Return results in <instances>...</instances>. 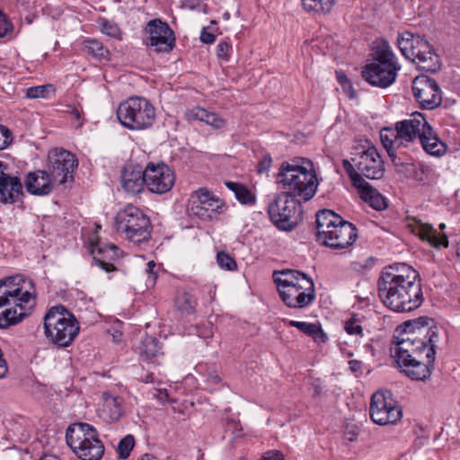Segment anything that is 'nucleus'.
I'll list each match as a JSON object with an SVG mask.
<instances>
[{
	"label": "nucleus",
	"instance_id": "obj_37",
	"mask_svg": "<svg viewBox=\"0 0 460 460\" xmlns=\"http://www.w3.org/2000/svg\"><path fill=\"white\" fill-rule=\"evenodd\" d=\"M226 187L234 191L235 198L242 204L249 205L254 203V196L252 192L243 184L234 181H226Z\"/></svg>",
	"mask_w": 460,
	"mask_h": 460
},
{
	"label": "nucleus",
	"instance_id": "obj_39",
	"mask_svg": "<svg viewBox=\"0 0 460 460\" xmlns=\"http://www.w3.org/2000/svg\"><path fill=\"white\" fill-rule=\"evenodd\" d=\"M160 349L157 340L151 336L145 337L139 347L141 356L147 359L156 357L160 353Z\"/></svg>",
	"mask_w": 460,
	"mask_h": 460
},
{
	"label": "nucleus",
	"instance_id": "obj_30",
	"mask_svg": "<svg viewBox=\"0 0 460 460\" xmlns=\"http://www.w3.org/2000/svg\"><path fill=\"white\" fill-rule=\"evenodd\" d=\"M280 277L275 279V282L278 286V290L282 288H288L291 287H298L302 285V281L313 282L312 279L302 271L294 270H285L279 272Z\"/></svg>",
	"mask_w": 460,
	"mask_h": 460
},
{
	"label": "nucleus",
	"instance_id": "obj_49",
	"mask_svg": "<svg viewBox=\"0 0 460 460\" xmlns=\"http://www.w3.org/2000/svg\"><path fill=\"white\" fill-rule=\"evenodd\" d=\"M11 142L12 133L6 127H4L3 130H0V150L4 149Z\"/></svg>",
	"mask_w": 460,
	"mask_h": 460
},
{
	"label": "nucleus",
	"instance_id": "obj_28",
	"mask_svg": "<svg viewBox=\"0 0 460 460\" xmlns=\"http://www.w3.org/2000/svg\"><path fill=\"white\" fill-rule=\"evenodd\" d=\"M419 142L426 153L433 156L440 157L447 150V145L438 137L432 127L427 128L425 135Z\"/></svg>",
	"mask_w": 460,
	"mask_h": 460
},
{
	"label": "nucleus",
	"instance_id": "obj_31",
	"mask_svg": "<svg viewBox=\"0 0 460 460\" xmlns=\"http://www.w3.org/2000/svg\"><path fill=\"white\" fill-rule=\"evenodd\" d=\"M288 326L296 327L305 334L312 337L315 342L323 343L327 341V335L319 323L284 320Z\"/></svg>",
	"mask_w": 460,
	"mask_h": 460
},
{
	"label": "nucleus",
	"instance_id": "obj_34",
	"mask_svg": "<svg viewBox=\"0 0 460 460\" xmlns=\"http://www.w3.org/2000/svg\"><path fill=\"white\" fill-rule=\"evenodd\" d=\"M122 414L120 400L117 397L106 394L102 410V418L108 422L119 420Z\"/></svg>",
	"mask_w": 460,
	"mask_h": 460
},
{
	"label": "nucleus",
	"instance_id": "obj_21",
	"mask_svg": "<svg viewBox=\"0 0 460 460\" xmlns=\"http://www.w3.org/2000/svg\"><path fill=\"white\" fill-rule=\"evenodd\" d=\"M430 127L431 126L420 112H414L409 119L396 123L401 139L403 140L405 146L413 142L415 139L420 141L422 136L425 135L427 128Z\"/></svg>",
	"mask_w": 460,
	"mask_h": 460
},
{
	"label": "nucleus",
	"instance_id": "obj_6",
	"mask_svg": "<svg viewBox=\"0 0 460 460\" xmlns=\"http://www.w3.org/2000/svg\"><path fill=\"white\" fill-rule=\"evenodd\" d=\"M44 333L53 344L70 346L79 333V323L72 313L63 305L51 307L44 316Z\"/></svg>",
	"mask_w": 460,
	"mask_h": 460
},
{
	"label": "nucleus",
	"instance_id": "obj_45",
	"mask_svg": "<svg viewBox=\"0 0 460 460\" xmlns=\"http://www.w3.org/2000/svg\"><path fill=\"white\" fill-rule=\"evenodd\" d=\"M51 89L52 86L50 84L30 87L27 89L26 96L31 99L45 97Z\"/></svg>",
	"mask_w": 460,
	"mask_h": 460
},
{
	"label": "nucleus",
	"instance_id": "obj_25",
	"mask_svg": "<svg viewBox=\"0 0 460 460\" xmlns=\"http://www.w3.org/2000/svg\"><path fill=\"white\" fill-rule=\"evenodd\" d=\"M119 248L115 244L92 243L91 253L94 261L106 272L115 270L113 261L118 258Z\"/></svg>",
	"mask_w": 460,
	"mask_h": 460
},
{
	"label": "nucleus",
	"instance_id": "obj_27",
	"mask_svg": "<svg viewBox=\"0 0 460 460\" xmlns=\"http://www.w3.org/2000/svg\"><path fill=\"white\" fill-rule=\"evenodd\" d=\"M52 181H54L49 173L42 170H37L28 173L25 188L32 195H48L52 190Z\"/></svg>",
	"mask_w": 460,
	"mask_h": 460
},
{
	"label": "nucleus",
	"instance_id": "obj_26",
	"mask_svg": "<svg viewBox=\"0 0 460 460\" xmlns=\"http://www.w3.org/2000/svg\"><path fill=\"white\" fill-rule=\"evenodd\" d=\"M433 321L428 317H420L414 321L406 322L407 328H413L412 330L418 331L420 337L426 340L427 348H431L433 350V362L435 361V349L438 341V330L436 326H429Z\"/></svg>",
	"mask_w": 460,
	"mask_h": 460
},
{
	"label": "nucleus",
	"instance_id": "obj_16",
	"mask_svg": "<svg viewBox=\"0 0 460 460\" xmlns=\"http://www.w3.org/2000/svg\"><path fill=\"white\" fill-rule=\"evenodd\" d=\"M352 158L360 175L370 180H379L385 174V163L377 149L373 146L357 148Z\"/></svg>",
	"mask_w": 460,
	"mask_h": 460
},
{
	"label": "nucleus",
	"instance_id": "obj_60",
	"mask_svg": "<svg viewBox=\"0 0 460 460\" xmlns=\"http://www.w3.org/2000/svg\"><path fill=\"white\" fill-rule=\"evenodd\" d=\"M209 378L214 384H217L220 382V377L217 375H211Z\"/></svg>",
	"mask_w": 460,
	"mask_h": 460
},
{
	"label": "nucleus",
	"instance_id": "obj_4",
	"mask_svg": "<svg viewBox=\"0 0 460 460\" xmlns=\"http://www.w3.org/2000/svg\"><path fill=\"white\" fill-rule=\"evenodd\" d=\"M278 181L283 186L284 192L305 201L314 196L318 186L314 164L305 158H295L282 163Z\"/></svg>",
	"mask_w": 460,
	"mask_h": 460
},
{
	"label": "nucleus",
	"instance_id": "obj_14",
	"mask_svg": "<svg viewBox=\"0 0 460 460\" xmlns=\"http://www.w3.org/2000/svg\"><path fill=\"white\" fill-rule=\"evenodd\" d=\"M77 165L75 156L65 149L55 148L49 153V173L51 179L59 184L74 181V172Z\"/></svg>",
	"mask_w": 460,
	"mask_h": 460
},
{
	"label": "nucleus",
	"instance_id": "obj_59",
	"mask_svg": "<svg viewBox=\"0 0 460 460\" xmlns=\"http://www.w3.org/2000/svg\"><path fill=\"white\" fill-rule=\"evenodd\" d=\"M139 460H156L155 457L149 454L143 455Z\"/></svg>",
	"mask_w": 460,
	"mask_h": 460
},
{
	"label": "nucleus",
	"instance_id": "obj_7",
	"mask_svg": "<svg viewBox=\"0 0 460 460\" xmlns=\"http://www.w3.org/2000/svg\"><path fill=\"white\" fill-rule=\"evenodd\" d=\"M397 46L401 53L415 63L420 69L436 72L439 68V58L429 41L411 31H405L397 36Z\"/></svg>",
	"mask_w": 460,
	"mask_h": 460
},
{
	"label": "nucleus",
	"instance_id": "obj_29",
	"mask_svg": "<svg viewBox=\"0 0 460 460\" xmlns=\"http://www.w3.org/2000/svg\"><path fill=\"white\" fill-rule=\"evenodd\" d=\"M380 138L394 164L395 166L402 164V163L396 161V157L394 154V150L395 148H398L401 146H405L403 140L401 139L400 132L397 128L395 127L394 129L387 128H383L380 132Z\"/></svg>",
	"mask_w": 460,
	"mask_h": 460
},
{
	"label": "nucleus",
	"instance_id": "obj_32",
	"mask_svg": "<svg viewBox=\"0 0 460 460\" xmlns=\"http://www.w3.org/2000/svg\"><path fill=\"white\" fill-rule=\"evenodd\" d=\"M341 217L330 209L320 210L316 214L317 240L336 224H341Z\"/></svg>",
	"mask_w": 460,
	"mask_h": 460
},
{
	"label": "nucleus",
	"instance_id": "obj_11",
	"mask_svg": "<svg viewBox=\"0 0 460 460\" xmlns=\"http://www.w3.org/2000/svg\"><path fill=\"white\" fill-rule=\"evenodd\" d=\"M268 213L279 229L290 231L302 218V206L297 199L283 191L270 203Z\"/></svg>",
	"mask_w": 460,
	"mask_h": 460
},
{
	"label": "nucleus",
	"instance_id": "obj_24",
	"mask_svg": "<svg viewBox=\"0 0 460 460\" xmlns=\"http://www.w3.org/2000/svg\"><path fill=\"white\" fill-rule=\"evenodd\" d=\"M408 226L411 233L419 236L420 240L428 242L435 248L448 246L447 236L445 234H438L429 224L413 218L412 221L409 223Z\"/></svg>",
	"mask_w": 460,
	"mask_h": 460
},
{
	"label": "nucleus",
	"instance_id": "obj_40",
	"mask_svg": "<svg viewBox=\"0 0 460 460\" xmlns=\"http://www.w3.org/2000/svg\"><path fill=\"white\" fill-rule=\"evenodd\" d=\"M342 166L345 172H347L349 180L351 181L352 185L355 188L360 187L361 184L365 181L364 178L360 175L358 169H356L353 164L347 159L342 160Z\"/></svg>",
	"mask_w": 460,
	"mask_h": 460
},
{
	"label": "nucleus",
	"instance_id": "obj_36",
	"mask_svg": "<svg viewBox=\"0 0 460 460\" xmlns=\"http://www.w3.org/2000/svg\"><path fill=\"white\" fill-rule=\"evenodd\" d=\"M337 0H302L304 8L316 13H328Z\"/></svg>",
	"mask_w": 460,
	"mask_h": 460
},
{
	"label": "nucleus",
	"instance_id": "obj_62",
	"mask_svg": "<svg viewBox=\"0 0 460 460\" xmlns=\"http://www.w3.org/2000/svg\"><path fill=\"white\" fill-rule=\"evenodd\" d=\"M445 227H446V225H445L444 223H441V224L439 225V229H440V230L445 229Z\"/></svg>",
	"mask_w": 460,
	"mask_h": 460
},
{
	"label": "nucleus",
	"instance_id": "obj_20",
	"mask_svg": "<svg viewBox=\"0 0 460 460\" xmlns=\"http://www.w3.org/2000/svg\"><path fill=\"white\" fill-rule=\"evenodd\" d=\"M279 296L284 304L289 308L301 309L308 306L315 298L314 282L302 281L298 287L279 289Z\"/></svg>",
	"mask_w": 460,
	"mask_h": 460
},
{
	"label": "nucleus",
	"instance_id": "obj_41",
	"mask_svg": "<svg viewBox=\"0 0 460 460\" xmlns=\"http://www.w3.org/2000/svg\"><path fill=\"white\" fill-rule=\"evenodd\" d=\"M84 47L89 53L98 58H105L108 54V50L103 47L102 43L96 40H85Z\"/></svg>",
	"mask_w": 460,
	"mask_h": 460
},
{
	"label": "nucleus",
	"instance_id": "obj_19",
	"mask_svg": "<svg viewBox=\"0 0 460 460\" xmlns=\"http://www.w3.org/2000/svg\"><path fill=\"white\" fill-rule=\"evenodd\" d=\"M357 236V229L354 225L341 217V224L332 226L318 241L333 249H343L351 245Z\"/></svg>",
	"mask_w": 460,
	"mask_h": 460
},
{
	"label": "nucleus",
	"instance_id": "obj_17",
	"mask_svg": "<svg viewBox=\"0 0 460 460\" xmlns=\"http://www.w3.org/2000/svg\"><path fill=\"white\" fill-rule=\"evenodd\" d=\"M412 93L420 107L433 110L440 105L442 93L435 79L421 75L412 81Z\"/></svg>",
	"mask_w": 460,
	"mask_h": 460
},
{
	"label": "nucleus",
	"instance_id": "obj_23",
	"mask_svg": "<svg viewBox=\"0 0 460 460\" xmlns=\"http://www.w3.org/2000/svg\"><path fill=\"white\" fill-rule=\"evenodd\" d=\"M6 166L0 162V201L14 203L22 194V185L19 178L5 172Z\"/></svg>",
	"mask_w": 460,
	"mask_h": 460
},
{
	"label": "nucleus",
	"instance_id": "obj_63",
	"mask_svg": "<svg viewBox=\"0 0 460 460\" xmlns=\"http://www.w3.org/2000/svg\"><path fill=\"white\" fill-rule=\"evenodd\" d=\"M420 170H421L422 172H425V166L421 165Z\"/></svg>",
	"mask_w": 460,
	"mask_h": 460
},
{
	"label": "nucleus",
	"instance_id": "obj_8",
	"mask_svg": "<svg viewBox=\"0 0 460 460\" xmlns=\"http://www.w3.org/2000/svg\"><path fill=\"white\" fill-rule=\"evenodd\" d=\"M67 445L82 460H100L104 446L98 438L97 431L87 423L70 425L66 432Z\"/></svg>",
	"mask_w": 460,
	"mask_h": 460
},
{
	"label": "nucleus",
	"instance_id": "obj_52",
	"mask_svg": "<svg viewBox=\"0 0 460 460\" xmlns=\"http://www.w3.org/2000/svg\"><path fill=\"white\" fill-rule=\"evenodd\" d=\"M262 460H284V456L277 450H270L263 454Z\"/></svg>",
	"mask_w": 460,
	"mask_h": 460
},
{
	"label": "nucleus",
	"instance_id": "obj_35",
	"mask_svg": "<svg viewBox=\"0 0 460 460\" xmlns=\"http://www.w3.org/2000/svg\"><path fill=\"white\" fill-rule=\"evenodd\" d=\"M190 117L203 121L217 129L224 128L226 124V120L217 114L209 112L200 107H195L190 110Z\"/></svg>",
	"mask_w": 460,
	"mask_h": 460
},
{
	"label": "nucleus",
	"instance_id": "obj_61",
	"mask_svg": "<svg viewBox=\"0 0 460 460\" xmlns=\"http://www.w3.org/2000/svg\"><path fill=\"white\" fill-rule=\"evenodd\" d=\"M146 383L153 382V374L146 375V378L144 379Z\"/></svg>",
	"mask_w": 460,
	"mask_h": 460
},
{
	"label": "nucleus",
	"instance_id": "obj_54",
	"mask_svg": "<svg viewBox=\"0 0 460 460\" xmlns=\"http://www.w3.org/2000/svg\"><path fill=\"white\" fill-rule=\"evenodd\" d=\"M349 369L353 373L361 372V370H362L363 363L359 360H356V359L349 360Z\"/></svg>",
	"mask_w": 460,
	"mask_h": 460
},
{
	"label": "nucleus",
	"instance_id": "obj_2",
	"mask_svg": "<svg viewBox=\"0 0 460 460\" xmlns=\"http://www.w3.org/2000/svg\"><path fill=\"white\" fill-rule=\"evenodd\" d=\"M36 304V289L23 276L0 280V328H7L31 314Z\"/></svg>",
	"mask_w": 460,
	"mask_h": 460
},
{
	"label": "nucleus",
	"instance_id": "obj_50",
	"mask_svg": "<svg viewBox=\"0 0 460 460\" xmlns=\"http://www.w3.org/2000/svg\"><path fill=\"white\" fill-rule=\"evenodd\" d=\"M155 267V263L154 261H150L146 264V273L148 274L147 285H155L157 274L155 272L154 269Z\"/></svg>",
	"mask_w": 460,
	"mask_h": 460
},
{
	"label": "nucleus",
	"instance_id": "obj_13",
	"mask_svg": "<svg viewBox=\"0 0 460 460\" xmlns=\"http://www.w3.org/2000/svg\"><path fill=\"white\" fill-rule=\"evenodd\" d=\"M369 414L378 425L394 424L402 418V410L392 398L390 392H376L371 397Z\"/></svg>",
	"mask_w": 460,
	"mask_h": 460
},
{
	"label": "nucleus",
	"instance_id": "obj_18",
	"mask_svg": "<svg viewBox=\"0 0 460 460\" xmlns=\"http://www.w3.org/2000/svg\"><path fill=\"white\" fill-rule=\"evenodd\" d=\"M146 188L154 193L163 194L169 191L174 183L172 171L164 163H149L146 166Z\"/></svg>",
	"mask_w": 460,
	"mask_h": 460
},
{
	"label": "nucleus",
	"instance_id": "obj_42",
	"mask_svg": "<svg viewBox=\"0 0 460 460\" xmlns=\"http://www.w3.org/2000/svg\"><path fill=\"white\" fill-rule=\"evenodd\" d=\"M135 446V439L132 435H127L119 443L118 454L121 459H127Z\"/></svg>",
	"mask_w": 460,
	"mask_h": 460
},
{
	"label": "nucleus",
	"instance_id": "obj_58",
	"mask_svg": "<svg viewBox=\"0 0 460 460\" xmlns=\"http://www.w3.org/2000/svg\"><path fill=\"white\" fill-rule=\"evenodd\" d=\"M72 114L75 116L76 119L79 120L81 119V112L77 108H73Z\"/></svg>",
	"mask_w": 460,
	"mask_h": 460
},
{
	"label": "nucleus",
	"instance_id": "obj_3",
	"mask_svg": "<svg viewBox=\"0 0 460 460\" xmlns=\"http://www.w3.org/2000/svg\"><path fill=\"white\" fill-rule=\"evenodd\" d=\"M404 329V336L392 349L401 371L416 381L429 378L433 370V350L427 348L426 340L420 337L418 331Z\"/></svg>",
	"mask_w": 460,
	"mask_h": 460
},
{
	"label": "nucleus",
	"instance_id": "obj_10",
	"mask_svg": "<svg viewBox=\"0 0 460 460\" xmlns=\"http://www.w3.org/2000/svg\"><path fill=\"white\" fill-rule=\"evenodd\" d=\"M117 118L125 128L131 130H142L153 125L155 110L146 98L129 97L119 105Z\"/></svg>",
	"mask_w": 460,
	"mask_h": 460
},
{
	"label": "nucleus",
	"instance_id": "obj_22",
	"mask_svg": "<svg viewBox=\"0 0 460 460\" xmlns=\"http://www.w3.org/2000/svg\"><path fill=\"white\" fill-rule=\"evenodd\" d=\"M122 188L132 195L140 193L146 186V168L139 164H127L121 173Z\"/></svg>",
	"mask_w": 460,
	"mask_h": 460
},
{
	"label": "nucleus",
	"instance_id": "obj_48",
	"mask_svg": "<svg viewBox=\"0 0 460 460\" xmlns=\"http://www.w3.org/2000/svg\"><path fill=\"white\" fill-rule=\"evenodd\" d=\"M232 47L227 40L219 42L217 46V56L218 58L227 60L229 58V51Z\"/></svg>",
	"mask_w": 460,
	"mask_h": 460
},
{
	"label": "nucleus",
	"instance_id": "obj_57",
	"mask_svg": "<svg viewBox=\"0 0 460 460\" xmlns=\"http://www.w3.org/2000/svg\"><path fill=\"white\" fill-rule=\"evenodd\" d=\"M349 98H354L356 95L355 90L351 87L349 88L348 85L346 86V91H344Z\"/></svg>",
	"mask_w": 460,
	"mask_h": 460
},
{
	"label": "nucleus",
	"instance_id": "obj_33",
	"mask_svg": "<svg viewBox=\"0 0 460 460\" xmlns=\"http://www.w3.org/2000/svg\"><path fill=\"white\" fill-rule=\"evenodd\" d=\"M360 197L367 202L376 210H382L387 207L385 199L367 181H364L360 187L357 188Z\"/></svg>",
	"mask_w": 460,
	"mask_h": 460
},
{
	"label": "nucleus",
	"instance_id": "obj_9",
	"mask_svg": "<svg viewBox=\"0 0 460 460\" xmlns=\"http://www.w3.org/2000/svg\"><path fill=\"white\" fill-rule=\"evenodd\" d=\"M116 232L134 243H140L151 236L149 217L138 208L128 205L114 218Z\"/></svg>",
	"mask_w": 460,
	"mask_h": 460
},
{
	"label": "nucleus",
	"instance_id": "obj_38",
	"mask_svg": "<svg viewBox=\"0 0 460 460\" xmlns=\"http://www.w3.org/2000/svg\"><path fill=\"white\" fill-rule=\"evenodd\" d=\"M175 304L181 314H190L194 312L197 302L190 293L181 292L176 296Z\"/></svg>",
	"mask_w": 460,
	"mask_h": 460
},
{
	"label": "nucleus",
	"instance_id": "obj_56",
	"mask_svg": "<svg viewBox=\"0 0 460 460\" xmlns=\"http://www.w3.org/2000/svg\"><path fill=\"white\" fill-rule=\"evenodd\" d=\"M39 460H61V459L55 455L45 454Z\"/></svg>",
	"mask_w": 460,
	"mask_h": 460
},
{
	"label": "nucleus",
	"instance_id": "obj_1",
	"mask_svg": "<svg viewBox=\"0 0 460 460\" xmlns=\"http://www.w3.org/2000/svg\"><path fill=\"white\" fill-rule=\"evenodd\" d=\"M377 288L382 303L397 313L411 312L423 302L420 274L405 263L385 267Z\"/></svg>",
	"mask_w": 460,
	"mask_h": 460
},
{
	"label": "nucleus",
	"instance_id": "obj_5",
	"mask_svg": "<svg viewBox=\"0 0 460 460\" xmlns=\"http://www.w3.org/2000/svg\"><path fill=\"white\" fill-rule=\"evenodd\" d=\"M400 66L387 40L376 41L373 60L362 70V77L370 84L386 88L397 76Z\"/></svg>",
	"mask_w": 460,
	"mask_h": 460
},
{
	"label": "nucleus",
	"instance_id": "obj_43",
	"mask_svg": "<svg viewBox=\"0 0 460 460\" xmlns=\"http://www.w3.org/2000/svg\"><path fill=\"white\" fill-rule=\"evenodd\" d=\"M217 261L218 265L225 270H233L236 268L234 259L225 252H218L217 254Z\"/></svg>",
	"mask_w": 460,
	"mask_h": 460
},
{
	"label": "nucleus",
	"instance_id": "obj_47",
	"mask_svg": "<svg viewBox=\"0 0 460 460\" xmlns=\"http://www.w3.org/2000/svg\"><path fill=\"white\" fill-rule=\"evenodd\" d=\"M101 31L104 34L116 38L119 35V28L113 22L103 20L101 23Z\"/></svg>",
	"mask_w": 460,
	"mask_h": 460
},
{
	"label": "nucleus",
	"instance_id": "obj_55",
	"mask_svg": "<svg viewBox=\"0 0 460 460\" xmlns=\"http://www.w3.org/2000/svg\"><path fill=\"white\" fill-rule=\"evenodd\" d=\"M337 79H338L339 83L341 84L344 91H346L347 85L349 88H351V84L345 75L338 74Z\"/></svg>",
	"mask_w": 460,
	"mask_h": 460
},
{
	"label": "nucleus",
	"instance_id": "obj_46",
	"mask_svg": "<svg viewBox=\"0 0 460 460\" xmlns=\"http://www.w3.org/2000/svg\"><path fill=\"white\" fill-rule=\"evenodd\" d=\"M13 31V25L7 19L6 15L0 11V38L11 34Z\"/></svg>",
	"mask_w": 460,
	"mask_h": 460
},
{
	"label": "nucleus",
	"instance_id": "obj_44",
	"mask_svg": "<svg viewBox=\"0 0 460 460\" xmlns=\"http://www.w3.org/2000/svg\"><path fill=\"white\" fill-rule=\"evenodd\" d=\"M344 329L350 335L363 336V328L359 323V320L355 316L345 322Z\"/></svg>",
	"mask_w": 460,
	"mask_h": 460
},
{
	"label": "nucleus",
	"instance_id": "obj_51",
	"mask_svg": "<svg viewBox=\"0 0 460 460\" xmlns=\"http://www.w3.org/2000/svg\"><path fill=\"white\" fill-rule=\"evenodd\" d=\"M272 159L270 155H265L258 164V172L264 173L267 172L271 165Z\"/></svg>",
	"mask_w": 460,
	"mask_h": 460
},
{
	"label": "nucleus",
	"instance_id": "obj_12",
	"mask_svg": "<svg viewBox=\"0 0 460 460\" xmlns=\"http://www.w3.org/2000/svg\"><path fill=\"white\" fill-rule=\"evenodd\" d=\"M225 203L207 189H199L191 194L187 211L190 217L203 221H213L225 211Z\"/></svg>",
	"mask_w": 460,
	"mask_h": 460
},
{
	"label": "nucleus",
	"instance_id": "obj_64",
	"mask_svg": "<svg viewBox=\"0 0 460 460\" xmlns=\"http://www.w3.org/2000/svg\"><path fill=\"white\" fill-rule=\"evenodd\" d=\"M4 126L0 125V130H3V128H4Z\"/></svg>",
	"mask_w": 460,
	"mask_h": 460
},
{
	"label": "nucleus",
	"instance_id": "obj_53",
	"mask_svg": "<svg viewBox=\"0 0 460 460\" xmlns=\"http://www.w3.org/2000/svg\"><path fill=\"white\" fill-rule=\"evenodd\" d=\"M216 40V36L209 32V31H207L205 29L201 31V34H200V40L206 44H210V43H213Z\"/></svg>",
	"mask_w": 460,
	"mask_h": 460
},
{
	"label": "nucleus",
	"instance_id": "obj_15",
	"mask_svg": "<svg viewBox=\"0 0 460 460\" xmlns=\"http://www.w3.org/2000/svg\"><path fill=\"white\" fill-rule=\"evenodd\" d=\"M144 33L146 35L145 44L156 52H170L175 45L173 31L160 19L150 20L144 29Z\"/></svg>",
	"mask_w": 460,
	"mask_h": 460
}]
</instances>
